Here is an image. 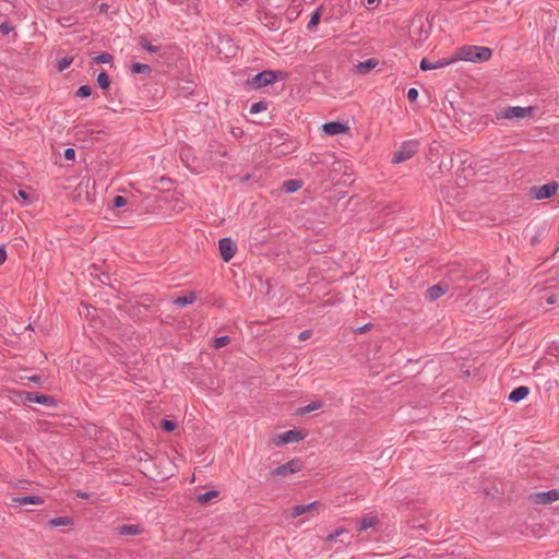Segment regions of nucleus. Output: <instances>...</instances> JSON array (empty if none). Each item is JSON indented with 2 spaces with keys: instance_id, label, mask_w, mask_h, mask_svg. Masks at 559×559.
<instances>
[{
  "instance_id": "obj_1",
  "label": "nucleus",
  "mask_w": 559,
  "mask_h": 559,
  "mask_svg": "<svg viewBox=\"0 0 559 559\" xmlns=\"http://www.w3.org/2000/svg\"><path fill=\"white\" fill-rule=\"evenodd\" d=\"M492 50L484 46L465 45L457 49V60L484 62L491 58Z\"/></svg>"
},
{
  "instance_id": "obj_2",
  "label": "nucleus",
  "mask_w": 559,
  "mask_h": 559,
  "mask_svg": "<svg viewBox=\"0 0 559 559\" xmlns=\"http://www.w3.org/2000/svg\"><path fill=\"white\" fill-rule=\"evenodd\" d=\"M287 74L283 71L263 70L247 80V85L252 90H260L278 80H284Z\"/></svg>"
},
{
  "instance_id": "obj_3",
  "label": "nucleus",
  "mask_w": 559,
  "mask_h": 559,
  "mask_svg": "<svg viewBox=\"0 0 559 559\" xmlns=\"http://www.w3.org/2000/svg\"><path fill=\"white\" fill-rule=\"evenodd\" d=\"M534 112L533 107H520V106H508V107H499L495 111V116L497 120L501 119H522L528 116H532Z\"/></svg>"
},
{
  "instance_id": "obj_4",
  "label": "nucleus",
  "mask_w": 559,
  "mask_h": 559,
  "mask_svg": "<svg viewBox=\"0 0 559 559\" xmlns=\"http://www.w3.org/2000/svg\"><path fill=\"white\" fill-rule=\"evenodd\" d=\"M418 147L419 142L416 140L403 142L400 148L393 153L391 162L393 164H400L412 158L417 153Z\"/></svg>"
},
{
  "instance_id": "obj_5",
  "label": "nucleus",
  "mask_w": 559,
  "mask_h": 559,
  "mask_svg": "<svg viewBox=\"0 0 559 559\" xmlns=\"http://www.w3.org/2000/svg\"><path fill=\"white\" fill-rule=\"evenodd\" d=\"M302 462L299 459L290 460L271 471V475L286 477L301 471Z\"/></svg>"
},
{
  "instance_id": "obj_6",
  "label": "nucleus",
  "mask_w": 559,
  "mask_h": 559,
  "mask_svg": "<svg viewBox=\"0 0 559 559\" xmlns=\"http://www.w3.org/2000/svg\"><path fill=\"white\" fill-rule=\"evenodd\" d=\"M559 185L555 181L543 185V186H534L531 188V195H533L537 200L549 199L556 194Z\"/></svg>"
},
{
  "instance_id": "obj_7",
  "label": "nucleus",
  "mask_w": 559,
  "mask_h": 559,
  "mask_svg": "<svg viewBox=\"0 0 559 559\" xmlns=\"http://www.w3.org/2000/svg\"><path fill=\"white\" fill-rule=\"evenodd\" d=\"M218 250L222 260L224 262H229L237 251V246L230 237H225L218 241Z\"/></svg>"
},
{
  "instance_id": "obj_8",
  "label": "nucleus",
  "mask_w": 559,
  "mask_h": 559,
  "mask_svg": "<svg viewBox=\"0 0 559 559\" xmlns=\"http://www.w3.org/2000/svg\"><path fill=\"white\" fill-rule=\"evenodd\" d=\"M22 395H23L24 402H27V403H36V404H41V405L49 406V407L56 406V400L51 395L41 394L38 392H29V391L23 392Z\"/></svg>"
},
{
  "instance_id": "obj_9",
  "label": "nucleus",
  "mask_w": 559,
  "mask_h": 559,
  "mask_svg": "<svg viewBox=\"0 0 559 559\" xmlns=\"http://www.w3.org/2000/svg\"><path fill=\"white\" fill-rule=\"evenodd\" d=\"M530 500L535 504H549L559 500V489L548 491L534 492L530 496Z\"/></svg>"
},
{
  "instance_id": "obj_10",
  "label": "nucleus",
  "mask_w": 559,
  "mask_h": 559,
  "mask_svg": "<svg viewBox=\"0 0 559 559\" xmlns=\"http://www.w3.org/2000/svg\"><path fill=\"white\" fill-rule=\"evenodd\" d=\"M306 435L302 433L299 430L290 429L287 431H284L283 433H280L276 436V438L273 440L274 444L276 447L284 445L289 442H298L302 439H305Z\"/></svg>"
},
{
  "instance_id": "obj_11",
  "label": "nucleus",
  "mask_w": 559,
  "mask_h": 559,
  "mask_svg": "<svg viewBox=\"0 0 559 559\" xmlns=\"http://www.w3.org/2000/svg\"><path fill=\"white\" fill-rule=\"evenodd\" d=\"M449 290V285L445 282H439L436 285L430 286L428 289H426L424 296L425 299L429 301H435L444 294H447Z\"/></svg>"
},
{
  "instance_id": "obj_12",
  "label": "nucleus",
  "mask_w": 559,
  "mask_h": 559,
  "mask_svg": "<svg viewBox=\"0 0 559 559\" xmlns=\"http://www.w3.org/2000/svg\"><path fill=\"white\" fill-rule=\"evenodd\" d=\"M322 129L326 135H336L347 132L349 127L341 121H330L325 122L322 126Z\"/></svg>"
},
{
  "instance_id": "obj_13",
  "label": "nucleus",
  "mask_w": 559,
  "mask_h": 559,
  "mask_svg": "<svg viewBox=\"0 0 559 559\" xmlns=\"http://www.w3.org/2000/svg\"><path fill=\"white\" fill-rule=\"evenodd\" d=\"M456 159L460 164L462 171L467 169L474 170L476 168L477 162L468 152H461L456 155Z\"/></svg>"
},
{
  "instance_id": "obj_14",
  "label": "nucleus",
  "mask_w": 559,
  "mask_h": 559,
  "mask_svg": "<svg viewBox=\"0 0 559 559\" xmlns=\"http://www.w3.org/2000/svg\"><path fill=\"white\" fill-rule=\"evenodd\" d=\"M379 64L378 59L370 58L365 61H360L355 66V72L358 74H367Z\"/></svg>"
},
{
  "instance_id": "obj_15",
  "label": "nucleus",
  "mask_w": 559,
  "mask_h": 559,
  "mask_svg": "<svg viewBox=\"0 0 559 559\" xmlns=\"http://www.w3.org/2000/svg\"><path fill=\"white\" fill-rule=\"evenodd\" d=\"M13 502L17 503L19 506L41 504L44 503V499L36 495L19 496L13 498Z\"/></svg>"
},
{
  "instance_id": "obj_16",
  "label": "nucleus",
  "mask_w": 559,
  "mask_h": 559,
  "mask_svg": "<svg viewBox=\"0 0 559 559\" xmlns=\"http://www.w3.org/2000/svg\"><path fill=\"white\" fill-rule=\"evenodd\" d=\"M530 393V389L525 385H520L513 389L509 394V401L518 403L524 400Z\"/></svg>"
},
{
  "instance_id": "obj_17",
  "label": "nucleus",
  "mask_w": 559,
  "mask_h": 559,
  "mask_svg": "<svg viewBox=\"0 0 559 559\" xmlns=\"http://www.w3.org/2000/svg\"><path fill=\"white\" fill-rule=\"evenodd\" d=\"M197 293L195 292H189L188 294L183 295V296H179L177 297L175 300H174V305L179 307V308H183L188 305H191L193 304L195 300H197Z\"/></svg>"
},
{
  "instance_id": "obj_18",
  "label": "nucleus",
  "mask_w": 559,
  "mask_h": 559,
  "mask_svg": "<svg viewBox=\"0 0 559 559\" xmlns=\"http://www.w3.org/2000/svg\"><path fill=\"white\" fill-rule=\"evenodd\" d=\"M117 531L120 535L123 536H134L142 532L140 525L135 524H123L117 527Z\"/></svg>"
},
{
  "instance_id": "obj_19",
  "label": "nucleus",
  "mask_w": 559,
  "mask_h": 559,
  "mask_svg": "<svg viewBox=\"0 0 559 559\" xmlns=\"http://www.w3.org/2000/svg\"><path fill=\"white\" fill-rule=\"evenodd\" d=\"M304 182L300 179H288L283 182V190L286 193H294L301 189Z\"/></svg>"
},
{
  "instance_id": "obj_20",
  "label": "nucleus",
  "mask_w": 559,
  "mask_h": 559,
  "mask_svg": "<svg viewBox=\"0 0 559 559\" xmlns=\"http://www.w3.org/2000/svg\"><path fill=\"white\" fill-rule=\"evenodd\" d=\"M73 524V519L71 516H58L50 519L47 522V525L49 527H57V526H69Z\"/></svg>"
},
{
  "instance_id": "obj_21",
  "label": "nucleus",
  "mask_w": 559,
  "mask_h": 559,
  "mask_svg": "<svg viewBox=\"0 0 559 559\" xmlns=\"http://www.w3.org/2000/svg\"><path fill=\"white\" fill-rule=\"evenodd\" d=\"M96 83H97V86L103 91H106L110 87L111 80L105 70H102L98 73V75L96 78Z\"/></svg>"
},
{
  "instance_id": "obj_22",
  "label": "nucleus",
  "mask_w": 559,
  "mask_h": 559,
  "mask_svg": "<svg viewBox=\"0 0 559 559\" xmlns=\"http://www.w3.org/2000/svg\"><path fill=\"white\" fill-rule=\"evenodd\" d=\"M323 14V5H320L310 16V20L308 22L307 28L309 31L314 29L318 24L320 23L321 16Z\"/></svg>"
},
{
  "instance_id": "obj_23",
  "label": "nucleus",
  "mask_w": 559,
  "mask_h": 559,
  "mask_svg": "<svg viewBox=\"0 0 559 559\" xmlns=\"http://www.w3.org/2000/svg\"><path fill=\"white\" fill-rule=\"evenodd\" d=\"M322 407H323V402L320 400H316V401L310 402L308 405L300 407L297 413L299 415H306L313 411H318Z\"/></svg>"
},
{
  "instance_id": "obj_24",
  "label": "nucleus",
  "mask_w": 559,
  "mask_h": 559,
  "mask_svg": "<svg viewBox=\"0 0 559 559\" xmlns=\"http://www.w3.org/2000/svg\"><path fill=\"white\" fill-rule=\"evenodd\" d=\"M219 495L218 490H209L204 493H200L197 496L195 501L202 506L209 503L212 499L216 498Z\"/></svg>"
},
{
  "instance_id": "obj_25",
  "label": "nucleus",
  "mask_w": 559,
  "mask_h": 559,
  "mask_svg": "<svg viewBox=\"0 0 559 559\" xmlns=\"http://www.w3.org/2000/svg\"><path fill=\"white\" fill-rule=\"evenodd\" d=\"M151 71H152V68L148 64L141 63V62H133L131 64V72L133 74H141V73L148 74V73H151Z\"/></svg>"
},
{
  "instance_id": "obj_26",
  "label": "nucleus",
  "mask_w": 559,
  "mask_h": 559,
  "mask_svg": "<svg viewBox=\"0 0 559 559\" xmlns=\"http://www.w3.org/2000/svg\"><path fill=\"white\" fill-rule=\"evenodd\" d=\"M378 523V519L373 516H364L359 521L360 531H366L373 527Z\"/></svg>"
},
{
  "instance_id": "obj_27",
  "label": "nucleus",
  "mask_w": 559,
  "mask_h": 559,
  "mask_svg": "<svg viewBox=\"0 0 559 559\" xmlns=\"http://www.w3.org/2000/svg\"><path fill=\"white\" fill-rule=\"evenodd\" d=\"M139 44L144 50L152 53H158V51L160 50L159 46L152 45L150 41H147L145 37H141Z\"/></svg>"
},
{
  "instance_id": "obj_28",
  "label": "nucleus",
  "mask_w": 559,
  "mask_h": 559,
  "mask_svg": "<svg viewBox=\"0 0 559 559\" xmlns=\"http://www.w3.org/2000/svg\"><path fill=\"white\" fill-rule=\"evenodd\" d=\"M230 343V337L227 336V335H224V336H217V337H214L213 338V343H212V346L215 348V349H219V348H223L225 347L226 345H228Z\"/></svg>"
},
{
  "instance_id": "obj_29",
  "label": "nucleus",
  "mask_w": 559,
  "mask_h": 559,
  "mask_svg": "<svg viewBox=\"0 0 559 559\" xmlns=\"http://www.w3.org/2000/svg\"><path fill=\"white\" fill-rule=\"evenodd\" d=\"M177 426L176 421L169 419H162L159 423V428L165 432H173Z\"/></svg>"
},
{
  "instance_id": "obj_30",
  "label": "nucleus",
  "mask_w": 559,
  "mask_h": 559,
  "mask_svg": "<svg viewBox=\"0 0 559 559\" xmlns=\"http://www.w3.org/2000/svg\"><path fill=\"white\" fill-rule=\"evenodd\" d=\"M73 62V57H63L61 59L58 60V63H57V69L59 72H62L64 71L66 69H68L71 63Z\"/></svg>"
},
{
  "instance_id": "obj_31",
  "label": "nucleus",
  "mask_w": 559,
  "mask_h": 559,
  "mask_svg": "<svg viewBox=\"0 0 559 559\" xmlns=\"http://www.w3.org/2000/svg\"><path fill=\"white\" fill-rule=\"evenodd\" d=\"M75 95L80 98H87L92 95V87L90 85H81L76 90Z\"/></svg>"
},
{
  "instance_id": "obj_32",
  "label": "nucleus",
  "mask_w": 559,
  "mask_h": 559,
  "mask_svg": "<svg viewBox=\"0 0 559 559\" xmlns=\"http://www.w3.org/2000/svg\"><path fill=\"white\" fill-rule=\"evenodd\" d=\"M267 109V103L266 102H257V103H253L250 107V114H259L263 110H266Z\"/></svg>"
},
{
  "instance_id": "obj_33",
  "label": "nucleus",
  "mask_w": 559,
  "mask_h": 559,
  "mask_svg": "<svg viewBox=\"0 0 559 559\" xmlns=\"http://www.w3.org/2000/svg\"><path fill=\"white\" fill-rule=\"evenodd\" d=\"M112 61V56L109 52H102L94 58L96 63H109Z\"/></svg>"
},
{
  "instance_id": "obj_34",
  "label": "nucleus",
  "mask_w": 559,
  "mask_h": 559,
  "mask_svg": "<svg viewBox=\"0 0 559 559\" xmlns=\"http://www.w3.org/2000/svg\"><path fill=\"white\" fill-rule=\"evenodd\" d=\"M128 204V199L122 195H116L112 200V209H120Z\"/></svg>"
},
{
  "instance_id": "obj_35",
  "label": "nucleus",
  "mask_w": 559,
  "mask_h": 559,
  "mask_svg": "<svg viewBox=\"0 0 559 559\" xmlns=\"http://www.w3.org/2000/svg\"><path fill=\"white\" fill-rule=\"evenodd\" d=\"M306 513L305 504H297L290 509V516L297 518Z\"/></svg>"
},
{
  "instance_id": "obj_36",
  "label": "nucleus",
  "mask_w": 559,
  "mask_h": 559,
  "mask_svg": "<svg viewBox=\"0 0 559 559\" xmlns=\"http://www.w3.org/2000/svg\"><path fill=\"white\" fill-rule=\"evenodd\" d=\"M456 60H457L456 56L453 57V58H450V59H448V58L440 59L437 62H435V64H436L435 68L436 69H440V68L447 67V66L451 64L452 62H454Z\"/></svg>"
},
{
  "instance_id": "obj_37",
  "label": "nucleus",
  "mask_w": 559,
  "mask_h": 559,
  "mask_svg": "<svg viewBox=\"0 0 559 559\" xmlns=\"http://www.w3.org/2000/svg\"><path fill=\"white\" fill-rule=\"evenodd\" d=\"M435 62H430L427 58H423L419 63V68L423 71L435 70Z\"/></svg>"
},
{
  "instance_id": "obj_38",
  "label": "nucleus",
  "mask_w": 559,
  "mask_h": 559,
  "mask_svg": "<svg viewBox=\"0 0 559 559\" xmlns=\"http://www.w3.org/2000/svg\"><path fill=\"white\" fill-rule=\"evenodd\" d=\"M319 501H313L311 503L305 504L306 513H319Z\"/></svg>"
},
{
  "instance_id": "obj_39",
  "label": "nucleus",
  "mask_w": 559,
  "mask_h": 559,
  "mask_svg": "<svg viewBox=\"0 0 559 559\" xmlns=\"http://www.w3.org/2000/svg\"><path fill=\"white\" fill-rule=\"evenodd\" d=\"M418 91L415 87H411L407 91V98L411 103H415L418 98Z\"/></svg>"
},
{
  "instance_id": "obj_40",
  "label": "nucleus",
  "mask_w": 559,
  "mask_h": 559,
  "mask_svg": "<svg viewBox=\"0 0 559 559\" xmlns=\"http://www.w3.org/2000/svg\"><path fill=\"white\" fill-rule=\"evenodd\" d=\"M63 157L67 160H74V158H75V150L72 148V147L66 148L64 152H63Z\"/></svg>"
},
{
  "instance_id": "obj_41",
  "label": "nucleus",
  "mask_w": 559,
  "mask_h": 559,
  "mask_svg": "<svg viewBox=\"0 0 559 559\" xmlns=\"http://www.w3.org/2000/svg\"><path fill=\"white\" fill-rule=\"evenodd\" d=\"M13 29V26L9 24V22H3L0 24V33L2 35H8Z\"/></svg>"
},
{
  "instance_id": "obj_42",
  "label": "nucleus",
  "mask_w": 559,
  "mask_h": 559,
  "mask_svg": "<svg viewBox=\"0 0 559 559\" xmlns=\"http://www.w3.org/2000/svg\"><path fill=\"white\" fill-rule=\"evenodd\" d=\"M343 532H345V530L343 528H337L335 532L331 533L329 536H328V540L332 542V540H335L336 537H338Z\"/></svg>"
},
{
  "instance_id": "obj_43",
  "label": "nucleus",
  "mask_w": 559,
  "mask_h": 559,
  "mask_svg": "<svg viewBox=\"0 0 559 559\" xmlns=\"http://www.w3.org/2000/svg\"><path fill=\"white\" fill-rule=\"evenodd\" d=\"M7 260V250L4 246H0V265H2Z\"/></svg>"
},
{
  "instance_id": "obj_44",
  "label": "nucleus",
  "mask_w": 559,
  "mask_h": 559,
  "mask_svg": "<svg viewBox=\"0 0 559 559\" xmlns=\"http://www.w3.org/2000/svg\"><path fill=\"white\" fill-rule=\"evenodd\" d=\"M17 197L23 199V200H26V201L29 200L28 193L26 191H24V190H19L17 191Z\"/></svg>"
},
{
  "instance_id": "obj_45",
  "label": "nucleus",
  "mask_w": 559,
  "mask_h": 559,
  "mask_svg": "<svg viewBox=\"0 0 559 559\" xmlns=\"http://www.w3.org/2000/svg\"><path fill=\"white\" fill-rule=\"evenodd\" d=\"M76 496L81 499H84V500H88L91 498V493L88 492H84V491H79L76 493Z\"/></svg>"
},
{
  "instance_id": "obj_46",
  "label": "nucleus",
  "mask_w": 559,
  "mask_h": 559,
  "mask_svg": "<svg viewBox=\"0 0 559 559\" xmlns=\"http://www.w3.org/2000/svg\"><path fill=\"white\" fill-rule=\"evenodd\" d=\"M310 337V331H302L300 334H299V340L300 341H306L307 338Z\"/></svg>"
},
{
  "instance_id": "obj_47",
  "label": "nucleus",
  "mask_w": 559,
  "mask_h": 559,
  "mask_svg": "<svg viewBox=\"0 0 559 559\" xmlns=\"http://www.w3.org/2000/svg\"><path fill=\"white\" fill-rule=\"evenodd\" d=\"M31 381L35 382V383H40L41 382V377L40 376H33L29 378Z\"/></svg>"
},
{
  "instance_id": "obj_48",
  "label": "nucleus",
  "mask_w": 559,
  "mask_h": 559,
  "mask_svg": "<svg viewBox=\"0 0 559 559\" xmlns=\"http://www.w3.org/2000/svg\"><path fill=\"white\" fill-rule=\"evenodd\" d=\"M369 325H370V324H365L364 326H361V328H359V329H358V332H360V333L366 332V331L369 329Z\"/></svg>"
},
{
  "instance_id": "obj_49",
  "label": "nucleus",
  "mask_w": 559,
  "mask_h": 559,
  "mask_svg": "<svg viewBox=\"0 0 559 559\" xmlns=\"http://www.w3.org/2000/svg\"><path fill=\"white\" fill-rule=\"evenodd\" d=\"M187 83H188V84H186V86H182V90L188 91V90H191V88H192V86H191V85H192L193 83H192V82H187Z\"/></svg>"
},
{
  "instance_id": "obj_50",
  "label": "nucleus",
  "mask_w": 559,
  "mask_h": 559,
  "mask_svg": "<svg viewBox=\"0 0 559 559\" xmlns=\"http://www.w3.org/2000/svg\"><path fill=\"white\" fill-rule=\"evenodd\" d=\"M108 5L106 3L100 4V11H107Z\"/></svg>"
},
{
  "instance_id": "obj_51",
  "label": "nucleus",
  "mask_w": 559,
  "mask_h": 559,
  "mask_svg": "<svg viewBox=\"0 0 559 559\" xmlns=\"http://www.w3.org/2000/svg\"><path fill=\"white\" fill-rule=\"evenodd\" d=\"M484 119H485V123H487L488 121H493L489 116H484Z\"/></svg>"
},
{
  "instance_id": "obj_52",
  "label": "nucleus",
  "mask_w": 559,
  "mask_h": 559,
  "mask_svg": "<svg viewBox=\"0 0 559 559\" xmlns=\"http://www.w3.org/2000/svg\"><path fill=\"white\" fill-rule=\"evenodd\" d=\"M400 559H416V557H414V556H404V557H402Z\"/></svg>"
},
{
  "instance_id": "obj_53",
  "label": "nucleus",
  "mask_w": 559,
  "mask_h": 559,
  "mask_svg": "<svg viewBox=\"0 0 559 559\" xmlns=\"http://www.w3.org/2000/svg\"><path fill=\"white\" fill-rule=\"evenodd\" d=\"M547 302H548V304H554V302H555V300H554V298H552V297H549V298L547 299Z\"/></svg>"
},
{
  "instance_id": "obj_54",
  "label": "nucleus",
  "mask_w": 559,
  "mask_h": 559,
  "mask_svg": "<svg viewBox=\"0 0 559 559\" xmlns=\"http://www.w3.org/2000/svg\"><path fill=\"white\" fill-rule=\"evenodd\" d=\"M250 178H251V177L248 175V176H246V177L242 179V181H248Z\"/></svg>"
},
{
  "instance_id": "obj_55",
  "label": "nucleus",
  "mask_w": 559,
  "mask_h": 559,
  "mask_svg": "<svg viewBox=\"0 0 559 559\" xmlns=\"http://www.w3.org/2000/svg\"><path fill=\"white\" fill-rule=\"evenodd\" d=\"M374 1H376V0H367V2H368L369 4L374 3Z\"/></svg>"
}]
</instances>
